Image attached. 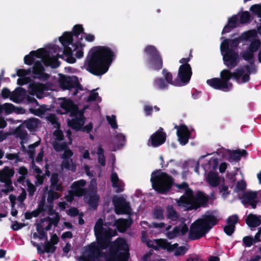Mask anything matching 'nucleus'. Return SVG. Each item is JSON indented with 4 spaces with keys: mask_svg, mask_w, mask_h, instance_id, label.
<instances>
[{
    "mask_svg": "<svg viewBox=\"0 0 261 261\" xmlns=\"http://www.w3.org/2000/svg\"><path fill=\"white\" fill-rule=\"evenodd\" d=\"M110 226V223H104L102 219L97 220L94 227L96 244H90L88 249L78 257L79 261H96L105 255L102 250L108 248L109 251L106 261H128L130 254L126 241L123 238H118L112 242V237L116 236L117 233Z\"/></svg>",
    "mask_w": 261,
    "mask_h": 261,
    "instance_id": "nucleus-1",
    "label": "nucleus"
},
{
    "mask_svg": "<svg viewBox=\"0 0 261 261\" xmlns=\"http://www.w3.org/2000/svg\"><path fill=\"white\" fill-rule=\"evenodd\" d=\"M117 49L105 46L93 47L86 58V69L91 74L99 76L105 74L115 57Z\"/></svg>",
    "mask_w": 261,
    "mask_h": 261,
    "instance_id": "nucleus-2",
    "label": "nucleus"
},
{
    "mask_svg": "<svg viewBox=\"0 0 261 261\" xmlns=\"http://www.w3.org/2000/svg\"><path fill=\"white\" fill-rule=\"evenodd\" d=\"M84 29L81 24H75L72 32H65L59 37V41L64 46L63 55L66 57V61L68 63L73 64L76 62L75 58L72 57V48L69 46L73 42V37L79 38L81 34H84Z\"/></svg>",
    "mask_w": 261,
    "mask_h": 261,
    "instance_id": "nucleus-3",
    "label": "nucleus"
},
{
    "mask_svg": "<svg viewBox=\"0 0 261 261\" xmlns=\"http://www.w3.org/2000/svg\"><path fill=\"white\" fill-rule=\"evenodd\" d=\"M150 181L152 188L160 194L168 192L174 184L173 178L161 169L152 172Z\"/></svg>",
    "mask_w": 261,
    "mask_h": 261,
    "instance_id": "nucleus-4",
    "label": "nucleus"
},
{
    "mask_svg": "<svg viewBox=\"0 0 261 261\" xmlns=\"http://www.w3.org/2000/svg\"><path fill=\"white\" fill-rule=\"evenodd\" d=\"M144 53L147 57L146 62L149 69L156 71L162 69L163 67V57L160 51L155 46L147 45L144 49Z\"/></svg>",
    "mask_w": 261,
    "mask_h": 261,
    "instance_id": "nucleus-5",
    "label": "nucleus"
},
{
    "mask_svg": "<svg viewBox=\"0 0 261 261\" xmlns=\"http://www.w3.org/2000/svg\"><path fill=\"white\" fill-rule=\"evenodd\" d=\"M220 49L224 65L229 69L236 67L240 62L239 53L229 48V40L225 39L221 43Z\"/></svg>",
    "mask_w": 261,
    "mask_h": 261,
    "instance_id": "nucleus-6",
    "label": "nucleus"
},
{
    "mask_svg": "<svg viewBox=\"0 0 261 261\" xmlns=\"http://www.w3.org/2000/svg\"><path fill=\"white\" fill-rule=\"evenodd\" d=\"M59 83L60 87L64 90L74 89L73 95H77L79 90H83V86L80 84L78 77L74 75H63L60 77Z\"/></svg>",
    "mask_w": 261,
    "mask_h": 261,
    "instance_id": "nucleus-7",
    "label": "nucleus"
},
{
    "mask_svg": "<svg viewBox=\"0 0 261 261\" xmlns=\"http://www.w3.org/2000/svg\"><path fill=\"white\" fill-rule=\"evenodd\" d=\"M208 231L200 219H198L191 224L188 238L192 241L199 240L204 237Z\"/></svg>",
    "mask_w": 261,
    "mask_h": 261,
    "instance_id": "nucleus-8",
    "label": "nucleus"
},
{
    "mask_svg": "<svg viewBox=\"0 0 261 261\" xmlns=\"http://www.w3.org/2000/svg\"><path fill=\"white\" fill-rule=\"evenodd\" d=\"M244 72L245 70L243 68H237L233 72H231L228 68L225 69L220 72V79L230 90L232 87V84L229 82V80L232 77L238 80Z\"/></svg>",
    "mask_w": 261,
    "mask_h": 261,
    "instance_id": "nucleus-9",
    "label": "nucleus"
},
{
    "mask_svg": "<svg viewBox=\"0 0 261 261\" xmlns=\"http://www.w3.org/2000/svg\"><path fill=\"white\" fill-rule=\"evenodd\" d=\"M166 138V133L163 128L160 127L150 136L147 141V145L153 147H159L165 143Z\"/></svg>",
    "mask_w": 261,
    "mask_h": 261,
    "instance_id": "nucleus-10",
    "label": "nucleus"
},
{
    "mask_svg": "<svg viewBox=\"0 0 261 261\" xmlns=\"http://www.w3.org/2000/svg\"><path fill=\"white\" fill-rule=\"evenodd\" d=\"M192 75V68L190 64L181 65L178 68L177 77L180 82V86L187 85Z\"/></svg>",
    "mask_w": 261,
    "mask_h": 261,
    "instance_id": "nucleus-11",
    "label": "nucleus"
},
{
    "mask_svg": "<svg viewBox=\"0 0 261 261\" xmlns=\"http://www.w3.org/2000/svg\"><path fill=\"white\" fill-rule=\"evenodd\" d=\"M113 202L115 207V211L117 214H129L131 208L129 203L125 201L122 197H114Z\"/></svg>",
    "mask_w": 261,
    "mask_h": 261,
    "instance_id": "nucleus-12",
    "label": "nucleus"
},
{
    "mask_svg": "<svg viewBox=\"0 0 261 261\" xmlns=\"http://www.w3.org/2000/svg\"><path fill=\"white\" fill-rule=\"evenodd\" d=\"M45 68L40 61L35 62L33 66L32 73L34 75V78L37 79L41 81L45 82L49 78V75L44 72Z\"/></svg>",
    "mask_w": 261,
    "mask_h": 261,
    "instance_id": "nucleus-13",
    "label": "nucleus"
},
{
    "mask_svg": "<svg viewBox=\"0 0 261 261\" xmlns=\"http://www.w3.org/2000/svg\"><path fill=\"white\" fill-rule=\"evenodd\" d=\"M51 145L57 152H61L64 150V153L61 156V159L70 160L72 162L71 157L73 156V153L71 150L68 148L67 144L66 142L59 143L54 141L51 143Z\"/></svg>",
    "mask_w": 261,
    "mask_h": 261,
    "instance_id": "nucleus-14",
    "label": "nucleus"
},
{
    "mask_svg": "<svg viewBox=\"0 0 261 261\" xmlns=\"http://www.w3.org/2000/svg\"><path fill=\"white\" fill-rule=\"evenodd\" d=\"M175 128L177 129L176 134L180 144L185 145L188 143L191 136V133L187 126L182 124L179 127L175 126Z\"/></svg>",
    "mask_w": 261,
    "mask_h": 261,
    "instance_id": "nucleus-15",
    "label": "nucleus"
},
{
    "mask_svg": "<svg viewBox=\"0 0 261 261\" xmlns=\"http://www.w3.org/2000/svg\"><path fill=\"white\" fill-rule=\"evenodd\" d=\"M60 107L65 111V114L70 113L71 116H75L79 112V108L71 100L63 98Z\"/></svg>",
    "mask_w": 261,
    "mask_h": 261,
    "instance_id": "nucleus-16",
    "label": "nucleus"
},
{
    "mask_svg": "<svg viewBox=\"0 0 261 261\" xmlns=\"http://www.w3.org/2000/svg\"><path fill=\"white\" fill-rule=\"evenodd\" d=\"M189 228L187 224L182 222L179 225L173 228L172 231H169L167 233V237L169 239H172L179 236H184L188 232Z\"/></svg>",
    "mask_w": 261,
    "mask_h": 261,
    "instance_id": "nucleus-17",
    "label": "nucleus"
},
{
    "mask_svg": "<svg viewBox=\"0 0 261 261\" xmlns=\"http://www.w3.org/2000/svg\"><path fill=\"white\" fill-rule=\"evenodd\" d=\"M208 200V196L203 192H198L193 199L194 206L192 208L197 210L201 206L205 207L207 204Z\"/></svg>",
    "mask_w": 261,
    "mask_h": 261,
    "instance_id": "nucleus-18",
    "label": "nucleus"
},
{
    "mask_svg": "<svg viewBox=\"0 0 261 261\" xmlns=\"http://www.w3.org/2000/svg\"><path fill=\"white\" fill-rule=\"evenodd\" d=\"M208 231L215 226L219 222V219L212 213L205 214L199 218Z\"/></svg>",
    "mask_w": 261,
    "mask_h": 261,
    "instance_id": "nucleus-19",
    "label": "nucleus"
},
{
    "mask_svg": "<svg viewBox=\"0 0 261 261\" xmlns=\"http://www.w3.org/2000/svg\"><path fill=\"white\" fill-rule=\"evenodd\" d=\"M206 83L214 89L221 90L224 92L229 91V89L225 85V83L218 77H214L207 80Z\"/></svg>",
    "mask_w": 261,
    "mask_h": 261,
    "instance_id": "nucleus-20",
    "label": "nucleus"
},
{
    "mask_svg": "<svg viewBox=\"0 0 261 261\" xmlns=\"http://www.w3.org/2000/svg\"><path fill=\"white\" fill-rule=\"evenodd\" d=\"M250 36L251 33L250 32H247L243 33L241 36L238 38L233 39H228L229 48H232L234 50L235 49L237 48L239 44L241 41L248 39Z\"/></svg>",
    "mask_w": 261,
    "mask_h": 261,
    "instance_id": "nucleus-21",
    "label": "nucleus"
},
{
    "mask_svg": "<svg viewBox=\"0 0 261 261\" xmlns=\"http://www.w3.org/2000/svg\"><path fill=\"white\" fill-rule=\"evenodd\" d=\"M177 203L179 206L184 207L185 210L191 211L194 210V208H192L194 206L193 199L185 197L184 195L179 198L177 201Z\"/></svg>",
    "mask_w": 261,
    "mask_h": 261,
    "instance_id": "nucleus-22",
    "label": "nucleus"
},
{
    "mask_svg": "<svg viewBox=\"0 0 261 261\" xmlns=\"http://www.w3.org/2000/svg\"><path fill=\"white\" fill-rule=\"evenodd\" d=\"M248 154L246 150H235L232 151H230L227 160L230 162H238L242 156H247Z\"/></svg>",
    "mask_w": 261,
    "mask_h": 261,
    "instance_id": "nucleus-23",
    "label": "nucleus"
},
{
    "mask_svg": "<svg viewBox=\"0 0 261 261\" xmlns=\"http://www.w3.org/2000/svg\"><path fill=\"white\" fill-rule=\"evenodd\" d=\"M80 40L76 41L74 43L70 44L72 47L73 48L72 49V53L76 51L75 57L78 59L82 58L84 56L83 47L85 46V44L81 42V40H83V37H81L80 38Z\"/></svg>",
    "mask_w": 261,
    "mask_h": 261,
    "instance_id": "nucleus-24",
    "label": "nucleus"
},
{
    "mask_svg": "<svg viewBox=\"0 0 261 261\" xmlns=\"http://www.w3.org/2000/svg\"><path fill=\"white\" fill-rule=\"evenodd\" d=\"M130 222L126 219H119L115 220L114 226H116L117 230L120 232H124L130 227Z\"/></svg>",
    "mask_w": 261,
    "mask_h": 261,
    "instance_id": "nucleus-25",
    "label": "nucleus"
},
{
    "mask_svg": "<svg viewBox=\"0 0 261 261\" xmlns=\"http://www.w3.org/2000/svg\"><path fill=\"white\" fill-rule=\"evenodd\" d=\"M166 215L167 218L172 221H177L180 218L179 214L172 205H169L166 207Z\"/></svg>",
    "mask_w": 261,
    "mask_h": 261,
    "instance_id": "nucleus-26",
    "label": "nucleus"
},
{
    "mask_svg": "<svg viewBox=\"0 0 261 261\" xmlns=\"http://www.w3.org/2000/svg\"><path fill=\"white\" fill-rule=\"evenodd\" d=\"M162 75L165 78V80L168 83V84H170L175 86L180 87V82L178 79H176L173 80V76L172 73L169 72L166 68H164L162 72Z\"/></svg>",
    "mask_w": 261,
    "mask_h": 261,
    "instance_id": "nucleus-27",
    "label": "nucleus"
},
{
    "mask_svg": "<svg viewBox=\"0 0 261 261\" xmlns=\"http://www.w3.org/2000/svg\"><path fill=\"white\" fill-rule=\"evenodd\" d=\"M50 187L57 191L62 192L63 187L61 184H59V175L57 172H53L50 177Z\"/></svg>",
    "mask_w": 261,
    "mask_h": 261,
    "instance_id": "nucleus-28",
    "label": "nucleus"
},
{
    "mask_svg": "<svg viewBox=\"0 0 261 261\" xmlns=\"http://www.w3.org/2000/svg\"><path fill=\"white\" fill-rule=\"evenodd\" d=\"M40 120L36 118H32L25 120L23 124L30 132L35 131L38 127Z\"/></svg>",
    "mask_w": 261,
    "mask_h": 261,
    "instance_id": "nucleus-29",
    "label": "nucleus"
},
{
    "mask_svg": "<svg viewBox=\"0 0 261 261\" xmlns=\"http://www.w3.org/2000/svg\"><path fill=\"white\" fill-rule=\"evenodd\" d=\"M43 63L46 66H50L52 68H56L60 66V62L58 59V57L53 56L50 57L49 55L47 58L43 59Z\"/></svg>",
    "mask_w": 261,
    "mask_h": 261,
    "instance_id": "nucleus-30",
    "label": "nucleus"
},
{
    "mask_svg": "<svg viewBox=\"0 0 261 261\" xmlns=\"http://www.w3.org/2000/svg\"><path fill=\"white\" fill-rule=\"evenodd\" d=\"M207 181L212 187H217L220 183L218 173L217 172L210 171L207 174Z\"/></svg>",
    "mask_w": 261,
    "mask_h": 261,
    "instance_id": "nucleus-31",
    "label": "nucleus"
},
{
    "mask_svg": "<svg viewBox=\"0 0 261 261\" xmlns=\"http://www.w3.org/2000/svg\"><path fill=\"white\" fill-rule=\"evenodd\" d=\"M257 198V193L253 191H247L242 196V201L244 204H247Z\"/></svg>",
    "mask_w": 261,
    "mask_h": 261,
    "instance_id": "nucleus-32",
    "label": "nucleus"
},
{
    "mask_svg": "<svg viewBox=\"0 0 261 261\" xmlns=\"http://www.w3.org/2000/svg\"><path fill=\"white\" fill-rule=\"evenodd\" d=\"M246 224L250 227H255L260 225V220L255 215L250 214L246 219Z\"/></svg>",
    "mask_w": 261,
    "mask_h": 261,
    "instance_id": "nucleus-33",
    "label": "nucleus"
},
{
    "mask_svg": "<svg viewBox=\"0 0 261 261\" xmlns=\"http://www.w3.org/2000/svg\"><path fill=\"white\" fill-rule=\"evenodd\" d=\"M241 56L244 60L248 61L251 65H254V53L248 49L241 53Z\"/></svg>",
    "mask_w": 261,
    "mask_h": 261,
    "instance_id": "nucleus-34",
    "label": "nucleus"
},
{
    "mask_svg": "<svg viewBox=\"0 0 261 261\" xmlns=\"http://www.w3.org/2000/svg\"><path fill=\"white\" fill-rule=\"evenodd\" d=\"M154 86L161 90L167 89L168 87V83L162 77H157L153 82Z\"/></svg>",
    "mask_w": 261,
    "mask_h": 261,
    "instance_id": "nucleus-35",
    "label": "nucleus"
},
{
    "mask_svg": "<svg viewBox=\"0 0 261 261\" xmlns=\"http://www.w3.org/2000/svg\"><path fill=\"white\" fill-rule=\"evenodd\" d=\"M44 88V85L40 83L33 82L29 85V89L33 93L41 92Z\"/></svg>",
    "mask_w": 261,
    "mask_h": 261,
    "instance_id": "nucleus-36",
    "label": "nucleus"
},
{
    "mask_svg": "<svg viewBox=\"0 0 261 261\" xmlns=\"http://www.w3.org/2000/svg\"><path fill=\"white\" fill-rule=\"evenodd\" d=\"M99 198L97 195H90L88 204L93 210H96L98 207Z\"/></svg>",
    "mask_w": 261,
    "mask_h": 261,
    "instance_id": "nucleus-37",
    "label": "nucleus"
},
{
    "mask_svg": "<svg viewBox=\"0 0 261 261\" xmlns=\"http://www.w3.org/2000/svg\"><path fill=\"white\" fill-rule=\"evenodd\" d=\"M153 218L158 220H163L165 219L164 211L160 207H155L153 211Z\"/></svg>",
    "mask_w": 261,
    "mask_h": 261,
    "instance_id": "nucleus-38",
    "label": "nucleus"
},
{
    "mask_svg": "<svg viewBox=\"0 0 261 261\" xmlns=\"http://www.w3.org/2000/svg\"><path fill=\"white\" fill-rule=\"evenodd\" d=\"M261 45V41L258 39L252 40L248 46V49L254 53L257 51Z\"/></svg>",
    "mask_w": 261,
    "mask_h": 261,
    "instance_id": "nucleus-39",
    "label": "nucleus"
},
{
    "mask_svg": "<svg viewBox=\"0 0 261 261\" xmlns=\"http://www.w3.org/2000/svg\"><path fill=\"white\" fill-rule=\"evenodd\" d=\"M34 51L36 52L33 54L34 57L38 58H41L42 62L43 59L45 58H47L49 54L48 51L44 48H39L36 50H34Z\"/></svg>",
    "mask_w": 261,
    "mask_h": 261,
    "instance_id": "nucleus-40",
    "label": "nucleus"
},
{
    "mask_svg": "<svg viewBox=\"0 0 261 261\" xmlns=\"http://www.w3.org/2000/svg\"><path fill=\"white\" fill-rule=\"evenodd\" d=\"M154 242L156 244L154 250H159L160 248L167 250V246L169 243L167 240L162 239H155L154 240Z\"/></svg>",
    "mask_w": 261,
    "mask_h": 261,
    "instance_id": "nucleus-41",
    "label": "nucleus"
},
{
    "mask_svg": "<svg viewBox=\"0 0 261 261\" xmlns=\"http://www.w3.org/2000/svg\"><path fill=\"white\" fill-rule=\"evenodd\" d=\"M47 120L51 123L54 127L56 128H60V123L58 122V119L54 114H50L47 117Z\"/></svg>",
    "mask_w": 261,
    "mask_h": 261,
    "instance_id": "nucleus-42",
    "label": "nucleus"
},
{
    "mask_svg": "<svg viewBox=\"0 0 261 261\" xmlns=\"http://www.w3.org/2000/svg\"><path fill=\"white\" fill-rule=\"evenodd\" d=\"M15 133L17 137L21 140H24L28 136V133L25 129L20 127V126L16 128Z\"/></svg>",
    "mask_w": 261,
    "mask_h": 261,
    "instance_id": "nucleus-43",
    "label": "nucleus"
},
{
    "mask_svg": "<svg viewBox=\"0 0 261 261\" xmlns=\"http://www.w3.org/2000/svg\"><path fill=\"white\" fill-rule=\"evenodd\" d=\"M59 197L60 194L51 189L48 192L47 200L48 203L53 204L54 200L58 199Z\"/></svg>",
    "mask_w": 261,
    "mask_h": 261,
    "instance_id": "nucleus-44",
    "label": "nucleus"
},
{
    "mask_svg": "<svg viewBox=\"0 0 261 261\" xmlns=\"http://www.w3.org/2000/svg\"><path fill=\"white\" fill-rule=\"evenodd\" d=\"M36 52L34 50L31 51L29 55H27L24 57V63L28 65H31L34 62V56L33 54Z\"/></svg>",
    "mask_w": 261,
    "mask_h": 261,
    "instance_id": "nucleus-45",
    "label": "nucleus"
},
{
    "mask_svg": "<svg viewBox=\"0 0 261 261\" xmlns=\"http://www.w3.org/2000/svg\"><path fill=\"white\" fill-rule=\"evenodd\" d=\"M68 125L72 128L76 130H81L83 124H81L78 119H72L68 122Z\"/></svg>",
    "mask_w": 261,
    "mask_h": 261,
    "instance_id": "nucleus-46",
    "label": "nucleus"
},
{
    "mask_svg": "<svg viewBox=\"0 0 261 261\" xmlns=\"http://www.w3.org/2000/svg\"><path fill=\"white\" fill-rule=\"evenodd\" d=\"M239 221V217L237 215H233L228 217L226 220L227 225L236 228V224Z\"/></svg>",
    "mask_w": 261,
    "mask_h": 261,
    "instance_id": "nucleus-47",
    "label": "nucleus"
},
{
    "mask_svg": "<svg viewBox=\"0 0 261 261\" xmlns=\"http://www.w3.org/2000/svg\"><path fill=\"white\" fill-rule=\"evenodd\" d=\"M44 249L46 253H54L56 251V247L50 242L46 240L44 245Z\"/></svg>",
    "mask_w": 261,
    "mask_h": 261,
    "instance_id": "nucleus-48",
    "label": "nucleus"
},
{
    "mask_svg": "<svg viewBox=\"0 0 261 261\" xmlns=\"http://www.w3.org/2000/svg\"><path fill=\"white\" fill-rule=\"evenodd\" d=\"M106 118L109 124L111 125L112 128H113V129H116L118 127V125L117 123L116 118L115 115H112L111 116H107Z\"/></svg>",
    "mask_w": 261,
    "mask_h": 261,
    "instance_id": "nucleus-49",
    "label": "nucleus"
},
{
    "mask_svg": "<svg viewBox=\"0 0 261 261\" xmlns=\"http://www.w3.org/2000/svg\"><path fill=\"white\" fill-rule=\"evenodd\" d=\"M53 135L56 137L55 141L56 142L58 141H62L64 140V136L62 130L59 128H57L54 132Z\"/></svg>",
    "mask_w": 261,
    "mask_h": 261,
    "instance_id": "nucleus-50",
    "label": "nucleus"
},
{
    "mask_svg": "<svg viewBox=\"0 0 261 261\" xmlns=\"http://www.w3.org/2000/svg\"><path fill=\"white\" fill-rule=\"evenodd\" d=\"M115 139L117 144L119 146H123L126 140L125 136L122 133L116 134L115 136Z\"/></svg>",
    "mask_w": 261,
    "mask_h": 261,
    "instance_id": "nucleus-51",
    "label": "nucleus"
},
{
    "mask_svg": "<svg viewBox=\"0 0 261 261\" xmlns=\"http://www.w3.org/2000/svg\"><path fill=\"white\" fill-rule=\"evenodd\" d=\"M250 11H251L253 14L257 15L258 17L261 18V5H253L250 7Z\"/></svg>",
    "mask_w": 261,
    "mask_h": 261,
    "instance_id": "nucleus-52",
    "label": "nucleus"
},
{
    "mask_svg": "<svg viewBox=\"0 0 261 261\" xmlns=\"http://www.w3.org/2000/svg\"><path fill=\"white\" fill-rule=\"evenodd\" d=\"M26 184L28 186V191L29 195L30 197L33 196L34 195V193L36 191V187L34 186L29 179L26 180Z\"/></svg>",
    "mask_w": 261,
    "mask_h": 261,
    "instance_id": "nucleus-53",
    "label": "nucleus"
},
{
    "mask_svg": "<svg viewBox=\"0 0 261 261\" xmlns=\"http://www.w3.org/2000/svg\"><path fill=\"white\" fill-rule=\"evenodd\" d=\"M219 192L222 194L223 198H225L230 194V191H228V188L224 184L221 185L219 187Z\"/></svg>",
    "mask_w": 261,
    "mask_h": 261,
    "instance_id": "nucleus-54",
    "label": "nucleus"
},
{
    "mask_svg": "<svg viewBox=\"0 0 261 261\" xmlns=\"http://www.w3.org/2000/svg\"><path fill=\"white\" fill-rule=\"evenodd\" d=\"M243 243L246 247H250L255 243V241L252 237L246 236L243 238Z\"/></svg>",
    "mask_w": 261,
    "mask_h": 261,
    "instance_id": "nucleus-55",
    "label": "nucleus"
},
{
    "mask_svg": "<svg viewBox=\"0 0 261 261\" xmlns=\"http://www.w3.org/2000/svg\"><path fill=\"white\" fill-rule=\"evenodd\" d=\"M250 20V14L248 11L243 12L240 17V21L241 23L248 22Z\"/></svg>",
    "mask_w": 261,
    "mask_h": 261,
    "instance_id": "nucleus-56",
    "label": "nucleus"
},
{
    "mask_svg": "<svg viewBox=\"0 0 261 261\" xmlns=\"http://www.w3.org/2000/svg\"><path fill=\"white\" fill-rule=\"evenodd\" d=\"M246 188V183L245 181L241 180L237 182L235 188V191L237 192L243 191L245 190Z\"/></svg>",
    "mask_w": 261,
    "mask_h": 261,
    "instance_id": "nucleus-57",
    "label": "nucleus"
},
{
    "mask_svg": "<svg viewBox=\"0 0 261 261\" xmlns=\"http://www.w3.org/2000/svg\"><path fill=\"white\" fill-rule=\"evenodd\" d=\"M1 172L7 176L8 177L10 178V179H11V177L14 176L15 173V171L13 168H10L7 166L4 168Z\"/></svg>",
    "mask_w": 261,
    "mask_h": 261,
    "instance_id": "nucleus-58",
    "label": "nucleus"
},
{
    "mask_svg": "<svg viewBox=\"0 0 261 261\" xmlns=\"http://www.w3.org/2000/svg\"><path fill=\"white\" fill-rule=\"evenodd\" d=\"M187 250L185 246L177 247L174 252V255L176 256L184 255L187 251Z\"/></svg>",
    "mask_w": 261,
    "mask_h": 261,
    "instance_id": "nucleus-59",
    "label": "nucleus"
},
{
    "mask_svg": "<svg viewBox=\"0 0 261 261\" xmlns=\"http://www.w3.org/2000/svg\"><path fill=\"white\" fill-rule=\"evenodd\" d=\"M60 218L59 214L57 213L56 214V216L54 217H47L46 220H48L52 225H54L55 227H57L60 221Z\"/></svg>",
    "mask_w": 261,
    "mask_h": 261,
    "instance_id": "nucleus-60",
    "label": "nucleus"
},
{
    "mask_svg": "<svg viewBox=\"0 0 261 261\" xmlns=\"http://www.w3.org/2000/svg\"><path fill=\"white\" fill-rule=\"evenodd\" d=\"M86 185V181L84 179H80L79 180L74 181L71 186L72 189L83 188Z\"/></svg>",
    "mask_w": 261,
    "mask_h": 261,
    "instance_id": "nucleus-61",
    "label": "nucleus"
},
{
    "mask_svg": "<svg viewBox=\"0 0 261 261\" xmlns=\"http://www.w3.org/2000/svg\"><path fill=\"white\" fill-rule=\"evenodd\" d=\"M31 81V78L30 77H20L17 79V83L18 85L22 86L29 83Z\"/></svg>",
    "mask_w": 261,
    "mask_h": 261,
    "instance_id": "nucleus-62",
    "label": "nucleus"
},
{
    "mask_svg": "<svg viewBox=\"0 0 261 261\" xmlns=\"http://www.w3.org/2000/svg\"><path fill=\"white\" fill-rule=\"evenodd\" d=\"M238 21V18L237 16L236 15H233L228 18L227 23L235 28L237 27Z\"/></svg>",
    "mask_w": 261,
    "mask_h": 261,
    "instance_id": "nucleus-63",
    "label": "nucleus"
},
{
    "mask_svg": "<svg viewBox=\"0 0 261 261\" xmlns=\"http://www.w3.org/2000/svg\"><path fill=\"white\" fill-rule=\"evenodd\" d=\"M223 230H224V232L227 235L231 236L234 232L235 228L232 226L226 225L224 226Z\"/></svg>",
    "mask_w": 261,
    "mask_h": 261,
    "instance_id": "nucleus-64",
    "label": "nucleus"
}]
</instances>
